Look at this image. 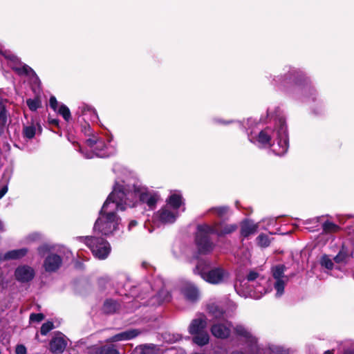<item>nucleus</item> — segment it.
Listing matches in <instances>:
<instances>
[{"label": "nucleus", "mask_w": 354, "mask_h": 354, "mask_svg": "<svg viewBox=\"0 0 354 354\" xmlns=\"http://www.w3.org/2000/svg\"><path fill=\"white\" fill-rule=\"evenodd\" d=\"M117 212L106 205H103L94 223V231L107 236L118 230L122 219L117 214Z\"/></svg>", "instance_id": "nucleus-1"}, {"label": "nucleus", "mask_w": 354, "mask_h": 354, "mask_svg": "<svg viewBox=\"0 0 354 354\" xmlns=\"http://www.w3.org/2000/svg\"><path fill=\"white\" fill-rule=\"evenodd\" d=\"M211 234H214L210 225L203 223L197 225L194 243L198 254L207 255L214 250L215 244L210 236Z\"/></svg>", "instance_id": "nucleus-2"}, {"label": "nucleus", "mask_w": 354, "mask_h": 354, "mask_svg": "<svg viewBox=\"0 0 354 354\" xmlns=\"http://www.w3.org/2000/svg\"><path fill=\"white\" fill-rule=\"evenodd\" d=\"M77 240L84 243L97 259H106L111 252V248L109 243L102 237L85 236L77 237Z\"/></svg>", "instance_id": "nucleus-3"}, {"label": "nucleus", "mask_w": 354, "mask_h": 354, "mask_svg": "<svg viewBox=\"0 0 354 354\" xmlns=\"http://www.w3.org/2000/svg\"><path fill=\"white\" fill-rule=\"evenodd\" d=\"M130 192L124 186L116 182L112 192L109 194L103 205L114 209L116 211H124L127 203V196ZM130 205V204H129Z\"/></svg>", "instance_id": "nucleus-4"}, {"label": "nucleus", "mask_w": 354, "mask_h": 354, "mask_svg": "<svg viewBox=\"0 0 354 354\" xmlns=\"http://www.w3.org/2000/svg\"><path fill=\"white\" fill-rule=\"evenodd\" d=\"M229 277L228 271L218 266L210 268L207 273L203 274L202 279L209 284L219 285L225 283Z\"/></svg>", "instance_id": "nucleus-5"}, {"label": "nucleus", "mask_w": 354, "mask_h": 354, "mask_svg": "<svg viewBox=\"0 0 354 354\" xmlns=\"http://www.w3.org/2000/svg\"><path fill=\"white\" fill-rule=\"evenodd\" d=\"M310 79L305 73L297 69H292L285 75L284 84H293L294 85L302 86L310 84Z\"/></svg>", "instance_id": "nucleus-6"}, {"label": "nucleus", "mask_w": 354, "mask_h": 354, "mask_svg": "<svg viewBox=\"0 0 354 354\" xmlns=\"http://www.w3.org/2000/svg\"><path fill=\"white\" fill-rule=\"evenodd\" d=\"M212 226L213 232L218 237H222L235 232L238 229L236 223L227 224L223 221L215 222Z\"/></svg>", "instance_id": "nucleus-7"}, {"label": "nucleus", "mask_w": 354, "mask_h": 354, "mask_svg": "<svg viewBox=\"0 0 354 354\" xmlns=\"http://www.w3.org/2000/svg\"><path fill=\"white\" fill-rule=\"evenodd\" d=\"M35 275L33 268L29 266H20L15 271V279L21 283L32 281Z\"/></svg>", "instance_id": "nucleus-8"}, {"label": "nucleus", "mask_w": 354, "mask_h": 354, "mask_svg": "<svg viewBox=\"0 0 354 354\" xmlns=\"http://www.w3.org/2000/svg\"><path fill=\"white\" fill-rule=\"evenodd\" d=\"M62 265V258L55 253L49 254L44 261V268L48 272H55Z\"/></svg>", "instance_id": "nucleus-9"}, {"label": "nucleus", "mask_w": 354, "mask_h": 354, "mask_svg": "<svg viewBox=\"0 0 354 354\" xmlns=\"http://www.w3.org/2000/svg\"><path fill=\"white\" fill-rule=\"evenodd\" d=\"M158 220L163 224H172L178 217V212L171 211L169 207L165 205L157 212Z\"/></svg>", "instance_id": "nucleus-10"}, {"label": "nucleus", "mask_w": 354, "mask_h": 354, "mask_svg": "<svg viewBox=\"0 0 354 354\" xmlns=\"http://www.w3.org/2000/svg\"><path fill=\"white\" fill-rule=\"evenodd\" d=\"M120 303L113 299H106L102 306L101 311L104 315H109L118 313L120 309Z\"/></svg>", "instance_id": "nucleus-11"}, {"label": "nucleus", "mask_w": 354, "mask_h": 354, "mask_svg": "<svg viewBox=\"0 0 354 354\" xmlns=\"http://www.w3.org/2000/svg\"><path fill=\"white\" fill-rule=\"evenodd\" d=\"M207 327V319L203 317L192 319L189 326V333L192 335L205 331Z\"/></svg>", "instance_id": "nucleus-12"}, {"label": "nucleus", "mask_w": 354, "mask_h": 354, "mask_svg": "<svg viewBox=\"0 0 354 354\" xmlns=\"http://www.w3.org/2000/svg\"><path fill=\"white\" fill-rule=\"evenodd\" d=\"M210 331L212 335L218 339H227L230 335V329L223 324H213Z\"/></svg>", "instance_id": "nucleus-13"}, {"label": "nucleus", "mask_w": 354, "mask_h": 354, "mask_svg": "<svg viewBox=\"0 0 354 354\" xmlns=\"http://www.w3.org/2000/svg\"><path fill=\"white\" fill-rule=\"evenodd\" d=\"M66 342L62 337H55L49 343L50 351L53 353H62L66 347Z\"/></svg>", "instance_id": "nucleus-14"}, {"label": "nucleus", "mask_w": 354, "mask_h": 354, "mask_svg": "<svg viewBox=\"0 0 354 354\" xmlns=\"http://www.w3.org/2000/svg\"><path fill=\"white\" fill-rule=\"evenodd\" d=\"M258 229L257 224H254L252 221L245 219L241 225V236L247 238L249 236L256 233Z\"/></svg>", "instance_id": "nucleus-15"}, {"label": "nucleus", "mask_w": 354, "mask_h": 354, "mask_svg": "<svg viewBox=\"0 0 354 354\" xmlns=\"http://www.w3.org/2000/svg\"><path fill=\"white\" fill-rule=\"evenodd\" d=\"M209 212L215 214L223 222L227 221L230 216V209L226 205L212 207Z\"/></svg>", "instance_id": "nucleus-16"}, {"label": "nucleus", "mask_w": 354, "mask_h": 354, "mask_svg": "<svg viewBox=\"0 0 354 354\" xmlns=\"http://www.w3.org/2000/svg\"><path fill=\"white\" fill-rule=\"evenodd\" d=\"M185 297L191 301H196L199 297V290L198 288L193 284H187L183 290Z\"/></svg>", "instance_id": "nucleus-17"}, {"label": "nucleus", "mask_w": 354, "mask_h": 354, "mask_svg": "<svg viewBox=\"0 0 354 354\" xmlns=\"http://www.w3.org/2000/svg\"><path fill=\"white\" fill-rule=\"evenodd\" d=\"M8 117L9 113L6 106L1 105L0 106V137L4 134L6 130L7 133H9V123H8Z\"/></svg>", "instance_id": "nucleus-18"}, {"label": "nucleus", "mask_w": 354, "mask_h": 354, "mask_svg": "<svg viewBox=\"0 0 354 354\" xmlns=\"http://www.w3.org/2000/svg\"><path fill=\"white\" fill-rule=\"evenodd\" d=\"M352 257V252H349L348 248L344 243L342 245V247L337 253V254L334 257L333 260L337 263H346Z\"/></svg>", "instance_id": "nucleus-19"}, {"label": "nucleus", "mask_w": 354, "mask_h": 354, "mask_svg": "<svg viewBox=\"0 0 354 354\" xmlns=\"http://www.w3.org/2000/svg\"><path fill=\"white\" fill-rule=\"evenodd\" d=\"M11 69L15 72L18 75L22 76H31V75H35L36 73L35 71L30 67L28 65L22 63L21 66H12Z\"/></svg>", "instance_id": "nucleus-20"}, {"label": "nucleus", "mask_w": 354, "mask_h": 354, "mask_svg": "<svg viewBox=\"0 0 354 354\" xmlns=\"http://www.w3.org/2000/svg\"><path fill=\"white\" fill-rule=\"evenodd\" d=\"M167 206L174 209V211L178 212V209L183 204V197L178 194H171L166 200Z\"/></svg>", "instance_id": "nucleus-21"}, {"label": "nucleus", "mask_w": 354, "mask_h": 354, "mask_svg": "<svg viewBox=\"0 0 354 354\" xmlns=\"http://www.w3.org/2000/svg\"><path fill=\"white\" fill-rule=\"evenodd\" d=\"M270 131L269 128H266L259 133L257 140L260 144L264 146H272V136L270 134Z\"/></svg>", "instance_id": "nucleus-22"}, {"label": "nucleus", "mask_w": 354, "mask_h": 354, "mask_svg": "<svg viewBox=\"0 0 354 354\" xmlns=\"http://www.w3.org/2000/svg\"><path fill=\"white\" fill-rule=\"evenodd\" d=\"M28 250L27 248H21L17 250H13L7 252L4 254V259L5 260H9V259H19L24 257H25Z\"/></svg>", "instance_id": "nucleus-23"}, {"label": "nucleus", "mask_w": 354, "mask_h": 354, "mask_svg": "<svg viewBox=\"0 0 354 354\" xmlns=\"http://www.w3.org/2000/svg\"><path fill=\"white\" fill-rule=\"evenodd\" d=\"M192 336V342L199 346L207 345L209 342V336L206 330Z\"/></svg>", "instance_id": "nucleus-24"}, {"label": "nucleus", "mask_w": 354, "mask_h": 354, "mask_svg": "<svg viewBox=\"0 0 354 354\" xmlns=\"http://www.w3.org/2000/svg\"><path fill=\"white\" fill-rule=\"evenodd\" d=\"M210 269V263L203 259H201L198 261L193 272L195 274L199 275L201 278L204 273H207Z\"/></svg>", "instance_id": "nucleus-25"}, {"label": "nucleus", "mask_w": 354, "mask_h": 354, "mask_svg": "<svg viewBox=\"0 0 354 354\" xmlns=\"http://www.w3.org/2000/svg\"><path fill=\"white\" fill-rule=\"evenodd\" d=\"M139 200L142 203H146L149 207H153L157 203V198L155 196L151 195L147 192L139 194Z\"/></svg>", "instance_id": "nucleus-26"}, {"label": "nucleus", "mask_w": 354, "mask_h": 354, "mask_svg": "<svg viewBox=\"0 0 354 354\" xmlns=\"http://www.w3.org/2000/svg\"><path fill=\"white\" fill-rule=\"evenodd\" d=\"M272 354H292L294 351L284 345L272 344L269 346Z\"/></svg>", "instance_id": "nucleus-27"}, {"label": "nucleus", "mask_w": 354, "mask_h": 354, "mask_svg": "<svg viewBox=\"0 0 354 354\" xmlns=\"http://www.w3.org/2000/svg\"><path fill=\"white\" fill-rule=\"evenodd\" d=\"M341 227L338 225L328 220L322 224L323 233L324 234L335 233L339 231Z\"/></svg>", "instance_id": "nucleus-28"}, {"label": "nucleus", "mask_w": 354, "mask_h": 354, "mask_svg": "<svg viewBox=\"0 0 354 354\" xmlns=\"http://www.w3.org/2000/svg\"><path fill=\"white\" fill-rule=\"evenodd\" d=\"M286 270V267L283 264L277 265L271 269L272 276L275 279H283L284 277L288 279V277L284 275Z\"/></svg>", "instance_id": "nucleus-29"}, {"label": "nucleus", "mask_w": 354, "mask_h": 354, "mask_svg": "<svg viewBox=\"0 0 354 354\" xmlns=\"http://www.w3.org/2000/svg\"><path fill=\"white\" fill-rule=\"evenodd\" d=\"M278 145L280 147L279 153H284L288 151L289 140L288 135L277 136Z\"/></svg>", "instance_id": "nucleus-30"}, {"label": "nucleus", "mask_w": 354, "mask_h": 354, "mask_svg": "<svg viewBox=\"0 0 354 354\" xmlns=\"http://www.w3.org/2000/svg\"><path fill=\"white\" fill-rule=\"evenodd\" d=\"M26 104L30 111H36L41 106V101L39 96H36L33 99H27Z\"/></svg>", "instance_id": "nucleus-31"}, {"label": "nucleus", "mask_w": 354, "mask_h": 354, "mask_svg": "<svg viewBox=\"0 0 354 354\" xmlns=\"http://www.w3.org/2000/svg\"><path fill=\"white\" fill-rule=\"evenodd\" d=\"M208 311L216 318L221 317L224 314V310L219 306L212 304L207 306Z\"/></svg>", "instance_id": "nucleus-32"}, {"label": "nucleus", "mask_w": 354, "mask_h": 354, "mask_svg": "<svg viewBox=\"0 0 354 354\" xmlns=\"http://www.w3.org/2000/svg\"><path fill=\"white\" fill-rule=\"evenodd\" d=\"M234 333L238 336L244 337L246 339H250V338L252 337L251 333L244 326L241 325H237L234 328Z\"/></svg>", "instance_id": "nucleus-33"}, {"label": "nucleus", "mask_w": 354, "mask_h": 354, "mask_svg": "<svg viewBox=\"0 0 354 354\" xmlns=\"http://www.w3.org/2000/svg\"><path fill=\"white\" fill-rule=\"evenodd\" d=\"M57 112L59 115H61L63 117L64 120L66 122H69L72 118L70 109L65 104L60 105L57 110Z\"/></svg>", "instance_id": "nucleus-34"}, {"label": "nucleus", "mask_w": 354, "mask_h": 354, "mask_svg": "<svg viewBox=\"0 0 354 354\" xmlns=\"http://www.w3.org/2000/svg\"><path fill=\"white\" fill-rule=\"evenodd\" d=\"M257 242L258 245H259L261 248H267L270 244L269 236L263 233L260 234L257 237Z\"/></svg>", "instance_id": "nucleus-35"}, {"label": "nucleus", "mask_w": 354, "mask_h": 354, "mask_svg": "<svg viewBox=\"0 0 354 354\" xmlns=\"http://www.w3.org/2000/svg\"><path fill=\"white\" fill-rule=\"evenodd\" d=\"M123 332L124 333L125 338L127 340L133 339L138 337V335H140L142 333L141 330L138 328H131L129 330H124Z\"/></svg>", "instance_id": "nucleus-36"}, {"label": "nucleus", "mask_w": 354, "mask_h": 354, "mask_svg": "<svg viewBox=\"0 0 354 354\" xmlns=\"http://www.w3.org/2000/svg\"><path fill=\"white\" fill-rule=\"evenodd\" d=\"M36 133V129L34 126H26L24 127L23 135L24 138L32 139L35 137Z\"/></svg>", "instance_id": "nucleus-37"}, {"label": "nucleus", "mask_w": 354, "mask_h": 354, "mask_svg": "<svg viewBox=\"0 0 354 354\" xmlns=\"http://www.w3.org/2000/svg\"><path fill=\"white\" fill-rule=\"evenodd\" d=\"M277 136L288 135V130L286 123L284 119L280 118L279 120L278 127L277 130Z\"/></svg>", "instance_id": "nucleus-38"}, {"label": "nucleus", "mask_w": 354, "mask_h": 354, "mask_svg": "<svg viewBox=\"0 0 354 354\" xmlns=\"http://www.w3.org/2000/svg\"><path fill=\"white\" fill-rule=\"evenodd\" d=\"M274 289L277 290V295H281L284 292L285 281L283 279H276L274 284Z\"/></svg>", "instance_id": "nucleus-39"}, {"label": "nucleus", "mask_w": 354, "mask_h": 354, "mask_svg": "<svg viewBox=\"0 0 354 354\" xmlns=\"http://www.w3.org/2000/svg\"><path fill=\"white\" fill-rule=\"evenodd\" d=\"M54 328V324L52 322L48 321L44 323L40 328V333L42 335H47Z\"/></svg>", "instance_id": "nucleus-40"}, {"label": "nucleus", "mask_w": 354, "mask_h": 354, "mask_svg": "<svg viewBox=\"0 0 354 354\" xmlns=\"http://www.w3.org/2000/svg\"><path fill=\"white\" fill-rule=\"evenodd\" d=\"M321 264L328 270H333L334 266L332 260L326 254L322 257Z\"/></svg>", "instance_id": "nucleus-41"}, {"label": "nucleus", "mask_w": 354, "mask_h": 354, "mask_svg": "<svg viewBox=\"0 0 354 354\" xmlns=\"http://www.w3.org/2000/svg\"><path fill=\"white\" fill-rule=\"evenodd\" d=\"M97 143H100L102 147L104 145V142L95 136H93V138L86 140V144L89 147H94V146Z\"/></svg>", "instance_id": "nucleus-42"}, {"label": "nucleus", "mask_w": 354, "mask_h": 354, "mask_svg": "<svg viewBox=\"0 0 354 354\" xmlns=\"http://www.w3.org/2000/svg\"><path fill=\"white\" fill-rule=\"evenodd\" d=\"M127 340L124 332L115 334L107 339V342H116Z\"/></svg>", "instance_id": "nucleus-43"}, {"label": "nucleus", "mask_w": 354, "mask_h": 354, "mask_svg": "<svg viewBox=\"0 0 354 354\" xmlns=\"http://www.w3.org/2000/svg\"><path fill=\"white\" fill-rule=\"evenodd\" d=\"M105 354H120L115 344H105Z\"/></svg>", "instance_id": "nucleus-44"}, {"label": "nucleus", "mask_w": 354, "mask_h": 354, "mask_svg": "<svg viewBox=\"0 0 354 354\" xmlns=\"http://www.w3.org/2000/svg\"><path fill=\"white\" fill-rule=\"evenodd\" d=\"M43 313H31L30 315V322H40L44 319Z\"/></svg>", "instance_id": "nucleus-45"}, {"label": "nucleus", "mask_w": 354, "mask_h": 354, "mask_svg": "<svg viewBox=\"0 0 354 354\" xmlns=\"http://www.w3.org/2000/svg\"><path fill=\"white\" fill-rule=\"evenodd\" d=\"M49 251L50 248L46 244L41 245L37 248V252L41 257H44Z\"/></svg>", "instance_id": "nucleus-46"}, {"label": "nucleus", "mask_w": 354, "mask_h": 354, "mask_svg": "<svg viewBox=\"0 0 354 354\" xmlns=\"http://www.w3.org/2000/svg\"><path fill=\"white\" fill-rule=\"evenodd\" d=\"M11 63V66H21L22 64V62L21 61L20 58L18 57L15 54L12 56L9 57V60Z\"/></svg>", "instance_id": "nucleus-47"}, {"label": "nucleus", "mask_w": 354, "mask_h": 354, "mask_svg": "<svg viewBox=\"0 0 354 354\" xmlns=\"http://www.w3.org/2000/svg\"><path fill=\"white\" fill-rule=\"evenodd\" d=\"M141 347V353L142 354H151L153 350L155 348V346H149V345H142Z\"/></svg>", "instance_id": "nucleus-48"}, {"label": "nucleus", "mask_w": 354, "mask_h": 354, "mask_svg": "<svg viewBox=\"0 0 354 354\" xmlns=\"http://www.w3.org/2000/svg\"><path fill=\"white\" fill-rule=\"evenodd\" d=\"M259 276V274L254 270H250L246 276V279L248 281H253L257 279Z\"/></svg>", "instance_id": "nucleus-49"}, {"label": "nucleus", "mask_w": 354, "mask_h": 354, "mask_svg": "<svg viewBox=\"0 0 354 354\" xmlns=\"http://www.w3.org/2000/svg\"><path fill=\"white\" fill-rule=\"evenodd\" d=\"M49 104L50 108L56 111L57 109L58 102L55 96H51L49 100Z\"/></svg>", "instance_id": "nucleus-50"}, {"label": "nucleus", "mask_w": 354, "mask_h": 354, "mask_svg": "<svg viewBox=\"0 0 354 354\" xmlns=\"http://www.w3.org/2000/svg\"><path fill=\"white\" fill-rule=\"evenodd\" d=\"M27 349L23 344H18L15 348V354H26Z\"/></svg>", "instance_id": "nucleus-51"}, {"label": "nucleus", "mask_w": 354, "mask_h": 354, "mask_svg": "<svg viewBox=\"0 0 354 354\" xmlns=\"http://www.w3.org/2000/svg\"><path fill=\"white\" fill-rule=\"evenodd\" d=\"M48 123L50 124H53V125L56 126L57 127H59V120L56 118H48Z\"/></svg>", "instance_id": "nucleus-52"}, {"label": "nucleus", "mask_w": 354, "mask_h": 354, "mask_svg": "<svg viewBox=\"0 0 354 354\" xmlns=\"http://www.w3.org/2000/svg\"><path fill=\"white\" fill-rule=\"evenodd\" d=\"M95 354H105V345L97 348Z\"/></svg>", "instance_id": "nucleus-53"}, {"label": "nucleus", "mask_w": 354, "mask_h": 354, "mask_svg": "<svg viewBox=\"0 0 354 354\" xmlns=\"http://www.w3.org/2000/svg\"><path fill=\"white\" fill-rule=\"evenodd\" d=\"M1 54L7 60H9V57L12 56L14 54H12L10 52L8 51H4L1 52Z\"/></svg>", "instance_id": "nucleus-54"}, {"label": "nucleus", "mask_w": 354, "mask_h": 354, "mask_svg": "<svg viewBox=\"0 0 354 354\" xmlns=\"http://www.w3.org/2000/svg\"><path fill=\"white\" fill-rule=\"evenodd\" d=\"M138 225V222L136 220H131L128 225V230H131L132 227H136Z\"/></svg>", "instance_id": "nucleus-55"}, {"label": "nucleus", "mask_w": 354, "mask_h": 354, "mask_svg": "<svg viewBox=\"0 0 354 354\" xmlns=\"http://www.w3.org/2000/svg\"><path fill=\"white\" fill-rule=\"evenodd\" d=\"M8 192V187L7 186H3L0 189V199L6 194Z\"/></svg>", "instance_id": "nucleus-56"}, {"label": "nucleus", "mask_w": 354, "mask_h": 354, "mask_svg": "<svg viewBox=\"0 0 354 354\" xmlns=\"http://www.w3.org/2000/svg\"><path fill=\"white\" fill-rule=\"evenodd\" d=\"M31 77L34 79V83L39 86L41 84V80H39V77L36 74L35 75H31Z\"/></svg>", "instance_id": "nucleus-57"}, {"label": "nucleus", "mask_w": 354, "mask_h": 354, "mask_svg": "<svg viewBox=\"0 0 354 354\" xmlns=\"http://www.w3.org/2000/svg\"><path fill=\"white\" fill-rule=\"evenodd\" d=\"M84 132L88 136L91 135V133L90 132L91 127L88 124H87L84 127Z\"/></svg>", "instance_id": "nucleus-58"}, {"label": "nucleus", "mask_w": 354, "mask_h": 354, "mask_svg": "<svg viewBox=\"0 0 354 354\" xmlns=\"http://www.w3.org/2000/svg\"><path fill=\"white\" fill-rule=\"evenodd\" d=\"M343 354H354V350H352V349L345 350L344 351Z\"/></svg>", "instance_id": "nucleus-59"}, {"label": "nucleus", "mask_w": 354, "mask_h": 354, "mask_svg": "<svg viewBox=\"0 0 354 354\" xmlns=\"http://www.w3.org/2000/svg\"><path fill=\"white\" fill-rule=\"evenodd\" d=\"M324 354H334V350H327Z\"/></svg>", "instance_id": "nucleus-60"}, {"label": "nucleus", "mask_w": 354, "mask_h": 354, "mask_svg": "<svg viewBox=\"0 0 354 354\" xmlns=\"http://www.w3.org/2000/svg\"><path fill=\"white\" fill-rule=\"evenodd\" d=\"M219 122H220V123L223 124H228L231 123L230 121L220 120Z\"/></svg>", "instance_id": "nucleus-61"}, {"label": "nucleus", "mask_w": 354, "mask_h": 354, "mask_svg": "<svg viewBox=\"0 0 354 354\" xmlns=\"http://www.w3.org/2000/svg\"><path fill=\"white\" fill-rule=\"evenodd\" d=\"M232 354H243L241 352H233Z\"/></svg>", "instance_id": "nucleus-62"}, {"label": "nucleus", "mask_w": 354, "mask_h": 354, "mask_svg": "<svg viewBox=\"0 0 354 354\" xmlns=\"http://www.w3.org/2000/svg\"><path fill=\"white\" fill-rule=\"evenodd\" d=\"M192 354H205V353H194Z\"/></svg>", "instance_id": "nucleus-63"}, {"label": "nucleus", "mask_w": 354, "mask_h": 354, "mask_svg": "<svg viewBox=\"0 0 354 354\" xmlns=\"http://www.w3.org/2000/svg\"><path fill=\"white\" fill-rule=\"evenodd\" d=\"M27 354V353H26Z\"/></svg>", "instance_id": "nucleus-64"}]
</instances>
